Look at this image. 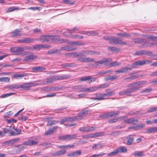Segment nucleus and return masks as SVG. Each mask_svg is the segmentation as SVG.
Returning <instances> with one entry per match:
<instances>
[{"label": "nucleus", "instance_id": "72a5a7b5", "mask_svg": "<svg viewBox=\"0 0 157 157\" xmlns=\"http://www.w3.org/2000/svg\"><path fill=\"white\" fill-rule=\"evenodd\" d=\"M83 56H85V55H93V51L91 50H85L82 51Z\"/></svg>", "mask_w": 157, "mask_h": 157}, {"label": "nucleus", "instance_id": "864d4df0", "mask_svg": "<svg viewBox=\"0 0 157 157\" xmlns=\"http://www.w3.org/2000/svg\"><path fill=\"white\" fill-rule=\"evenodd\" d=\"M101 148V146L100 144H94V145L92 147L93 149L96 150L98 149H100Z\"/></svg>", "mask_w": 157, "mask_h": 157}, {"label": "nucleus", "instance_id": "0e129e2a", "mask_svg": "<svg viewBox=\"0 0 157 157\" xmlns=\"http://www.w3.org/2000/svg\"><path fill=\"white\" fill-rule=\"evenodd\" d=\"M74 157H76L81 154V151L79 150H78L74 152Z\"/></svg>", "mask_w": 157, "mask_h": 157}, {"label": "nucleus", "instance_id": "5fc2aeb1", "mask_svg": "<svg viewBox=\"0 0 157 157\" xmlns=\"http://www.w3.org/2000/svg\"><path fill=\"white\" fill-rule=\"evenodd\" d=\"M10 81V78L8 77H2L0 78V82H9Z\"/></svg>", "mask_w": 157, "mask_h": 157}, {"label": "nucleus", "instance_id": "37998d69", "mask_svg": "<svg viewBox=\"0 0 157 157\" xmlns=\"http://www.w3.org/2000/svg\"><path fill=\"white\" fill-rule=\"evenodd\" d=\"M96 128L93 126H88L86 127V132H91L95 130Z\"/></svg>", "mask_w": 157, "mask_h": 157}, {"label": "nucleus", "instance_id": "e2e57ef3", "mask_svg": "<svg viewBox=\"0 0 157 157\" xmlns=\"http://www.w3.org/2000/svg\"><path fill=\"white\" fill-rule=\"evenodd\" d=\"M121 64L120 62H113L111 63V65L113 67H114L115 66H117L120 65Z\"/></svg>", "mask_w": 157, "mask_h": 157}, {"label": "nucleus", "instance_id": "052dcab7", "mask_svg": "<svg viewBox=\"0 0 157 157\" xmlns=\"http://www.w3.org/2000/svg\"><path fill=\"white\" fill-rule=\"evenodd\" d=\"M152 90L151 88H146L143 90L142 92V93H150Z\"/></svg>", "mask_w": 157, "mask_h": 157}, {"label": "nucleus", "instance_id": "6e6552de", "mask_svg": "<svg viewBox=\"0 0 157 157\" xmlns=\"http://www.w3.org/2000/svg\"><path fill=\"white\" fill-rule=\"evenodd\" d=\"M77 137V136L75 134L67 135L59 137V140H70L72 139H75Z\"/></svg>", "mask_w": 157, "mask_h": 157}, {"label": "nucleus", "instance_id": "f704fd0d", "mask_svg": "<svg viewBox=\"0 0 157 157\" xmlns=\"http://www.w3.org/2000/svg\"><path fill=\"white\" fill-rule=\"evenodd\" d=\"M32 69L34 71H37L39 72H41L42 70H45V68L43 67H33Z\"/></svg>", "mask_w": 157, "mask_h": 157}, {"label": "nucleus", "instance_id": "338daca9", "mask_svg": "<svg viewBox=\"0 0 157 157\" xmlns=\"http://www.w3.org/2000/svg\"><path fill=\"white\" fill-rule=\"evenodd\" d=\"M19 88H20V85L13 84L10 86V88L11 89H18Z\"/></svg>", "mask_w": 157, "mask_h": 157}, {"label": "nucleus", "instance_id": "a18cd8bd", "mask_svg": "<svg viewBox=\"0 0 157 157\" xmlns=\"http://www.w3.org/2000/svg\"><path fill=\"white\" fill-rule=\"evenodd\" d=\"M43 45L42 44H36L33 46V48L36 50L38 51L42 47H43Z\"/></svg>", "mask_w": 157, "mask_h": 157}, {"label": "nucleus", "instance_id": "f03ea898", "mask_svg": "<svg viewBox=\"0 0 157 157\" xmlns=\"http://www.w3.org/2000/svg\"><path fill=\"white\" fill-rule=\"evenodd\" d=\"M52 39L57 40L56 41L58 43H65L68 41L67 40L59 38L58 36H55L52 35H45L41 36L38 38V40H40L41 42H44L49 41L50 40Z\"/></svg>", "mask_w": 157, "mask_h": 157}, {"label": "nucleus", "instance_id": "0eeeda50", "mask_svg": "<svg viewBox=\"0 0 157 157\" xmlns=\"http://www.w3.org/2000/svg\"><path fill=\"white\" fill-rule=\"evenodd\" d=\"M22 30L21 29H15L10 33L11 36L13 37H15L24 36V34L21 33Z\"/></svg>", "mask_w": 157, "mask_h": 157}, {"label": "nucleus", "instance_id": "ddd939ff", "mask_svg": "<svg viewBox=\"0 0 157 157\" xmlns=\"http://www.w3.org/2000/svg\"><path fill=\"white\" fill-rule=\"evenodd\" d=\"M157 132V127H151L146 129V131L144 132L149 134L154 133Z\"/></svg>", "mask_w": 157, "mask_h": 157}, {"label": "nucleus", "instance_id": "4c0bfd02", "mask_svg": "<svg viewBox=\"0 0 157 157\" xmlns=\"http://www.w3.org/2000/svg\"><path fill=\"white\" fill-rule=\"evenodd\" d=\"M117 35L119 36H124L126 38H128L131 36L130 34H128L126 33H117Z\"/></svg>", "mask_w": 157, "mask_h": 157}, {"label": "nucleus", "instance_id": "4d7b16f0", "mask_svg": "<svg viewBox=\"0 0 157 157\" xmlns=\"http://www.w3.org/2000/svg\"><path fill=\"white\" fill-rule=\"evenodd\" d=\"M105 133L103 132H98L94 134V137H98L102 136L104 135Z\"/></svg>", "mask_w": 157, "mask_h": 157}, {"label": "nucleus", "instance_id": "b1692460", "mask_svg": "<svg viewBox=\"0 0 157 157\" xmlns=\"http://www.w3.org/2000/svg\"><path fill=\"white\" fill-rule=\"evenodd\" d=\"M122 140H127V141L126 142V144L128 145H131L132 144L133 142L134 141V138L133 137L129 136L126 137L122 138Z\"/></svg>", "mask_w": 157, "mask_h": 157}, {"label": "nucleus", "instance_id": "5701e85b", "mask_svg": "<svg viewBox=\"0 0 157 157\" xmlns=\"http://www.w3.org/2000/svg\"><path fill=\"white\" fill-rule=\"evenodd\" d=\"M82 51L79 52L69 53L66 54V55L72 56L74 57H77L79 56H83Z\"/></svg>", "mask_w": 157, "mask_h": 157}, {"label": "nucleus", "instance_id": "9b49d317", "mask_svg": "<svg viewBox=\"0 0 157 157\" xmlns=\"http://www.w3.org/2000/svg\"><path fill=\"white\" fill-rule=\"evenodd\" d=\"M104 94L97 93L95 94L96 98H91L92 100H102L106 99Z\"/></svg>", "mask_w": 157, "mask_h": 157}, {"label": "nucleus", "instance_id": "49530a36", "mask_svg": "<svg viewBox=\"0 0 157 157\" xmlns=\"http://www.w3.org/2000/svg\"><path fill=\"white\" fill-rule=\"evenodd\" d=\"M59 52H60L59 49L58 50L57 49H54L48 51V53L49 54H52Z\"/></svg>", "mask_w": 157, "mask_h": 157}, {"label": "nucleus", "instance_id": "603ef678", "mask_svg": "<svg viewBox=\"0 0 157 157\" xmlns=\"http://www.w3.org/2000/svg\"><path fill=\"white\" fill-rule=\"evenodd\" d=\"M83 115L81 114L80 113L79 114L76 116H74L75 120V121H77L79 120H81L83 118Z\"/></svg>", "mask_w": 157, "mask_h": 157}, {"label": "nucleus", "instance_id": "6ab92c4d", "mask_svg": "<svg viewBox=\"0 0 157 157\" xmlns=\"http://www.w3.org/2000/svg\"><path fill=\"white\" fill-rule=\"evenodd\" d=\"M78 60L82 62L89 63L94 61L93 59L90 58H85L81 57L77 59Z\"/></svg>", "mask_w": 157, "mask_h": 157}, {"label": "nucleus", "instance_id": "a878e982", "mask_svg": "<svg viewBox=\"0 0 157 157\" xmlns=\"http://www.w3.org/2000/svg\"><path fill=\"white\" fill-rule=\"evenodd\" d=\"M109 61V59L107 58H104L102 59L99 60L98 61H95L94 60V61L92 62H94L95 63H98L100 64H103L104 63H105L107 62H108Z\"/></svg>", "mask_w": 157, "mask_h": 157}, {"label": "nucleus", "instance_id": "4be33fe9", "mask_svg": "<svg viewBox=\"0 0 157 157\" xmlns=\"http://www.w3.org/2000/svg\"><path fill=\"white\" fill-rule=\"evenodd\" d=\"M124 122L128 124H136L137 122V120L134 118H132L128 119L125 120Z\"/></svg>", "mask_w": 157, "mask_h": 157}, {"label": "nucleus", "instance_id": "7ed1b4c3", "mask_svg": "<svg viewBox=\"0 0 157 157\" xmlns=\"http://www.w3.org/2000/svg\"><path fill=\"white\" fill-rule=\"evenodd\" d=\"M70 77L69 75H64L60 76H54L47 78V81L44 82V85H46L48 84H50L52 83L54 81L58 80H61L67 79Z\"/></svg>", "mask_w": 157, "mask_h": 157}, {"label": "nucleus", "instance_id": "680f3d73", "mask_svg": "<svg viewBox=\"0 0 157 157\" xmlns=\"http://www.w3.org/2000/svg\"><path fill=\"white\" fill-rule=\"evenodd\" d=\"M18 8L17 7H11L9 8L7 11L8 12H10L11 11H12L14 10H18Z\"/></svg>", "mask_w": 157, "mask_h": 157}, {"label": "nucleus", "instance_id": "2f4dec72", "mask_svg": "<svg viewBox=\"0 0 157 157\" xmlns=\"http://www.w3.org/2000/svg\"><path fill=\"white\" fill-rule=\"evenodd\" d=\"M69 44L71 45H77V46H82L84 45L85 44V43L83 42H78V41H73L70 42Z\"/></svg>", "mask_w": 157, "mask_h": 157}, {"label": "nucleus", "instance_id": "f8f14e48", "mask_svg": "<svg viewBox=\"0 0 157 157\" xmlns=\"http://www.w3.org/2000/svg\"><path fill=\"white\" fill-rule=\"evenodd\" d=\"M96 78H92L91 76L85 77L81 79L82 81H87V82L89 83L94 82L96 80Z\"/></svg>", "mask_w": 157, "mask_h": 157}, {"label": "nucleus", "instance_id": "58836bf2", "mask_svg": "<svg viewBox=\"0 0 157 157\" xmlns=\"http://www.w3.org/2000/svg\"><path fill=\"white\" fill-rule=\"evenodd\" d=\"M87 35L89 36L97 35L98 34V32L95 31H87Z\"/></svg>", "mask_w": 157, "mask_h": 157}, {"label": "nucleus", "instance_id": "c85d7f7f", "mask_svg": "<svg viewBox=\"0 0 157 157\" xmlns=\"http://www.w3.org/2000/svg\"><path fill=\"white\" fill-rule=\"evenodd\" d=\"M118 77L116 75H109L104 78V80L105 81L108 80H112L117 79Z\"/></svg>", "mask_w": 157, "mask_h": 157}, {"label": "nucleus", "instance_id": "f257e3e1", "mask_svg": "<svg viewBox=\"0 0 157 157\" xmlns=\"http://www.w3.org/2000/svg\"><path fill=\"white\" fill-rule=\"evenodd\" d=\"M147 82L146 81L142 80L130 83L127 86L128 89L120 92L119 94L120 96L125 95L127 96H131L132 93L139 90Z\"/></svg>", "mask_w": 157, "mask_h": 157}, {"label": "nucleus", "instance_id": "cd10ccee", "mask_svg": "<svg viewBox=\"0 0 157 157\" xmlns=\"http://www.w3.org/2000/svg\"><path fill=\"white\" fill-rule=\"evenodd\" d=\"M75 49L73 48L72 47L67 46L62 47L59 49L60 52L61 51H71L75 50Z\"/></svg>", "mask_w": 157, "mask_h": 157}, {"label": "nucleus", "instance_id": "4468645a", "mask_svg": "<svg viewBox=\"0 0 157 157\" xmlns=\"http://www.w3.org/2000/svg\"><path fill=\"white\" fill-rule=\"evenodd\" d=\"M132 70V68L129 67H123L121 69L115 71L116 73L120 74L122 73H125L127 72L131 71Z\"/></svg>", "mask_w": 157, "mask_h": 157}, {"label": "nucleus", "instance_id": "423d86ee", "mask_svg": "<svg viewBox=\"0 0 157 157\" xmlns=\"http://www.w3.org/2000/svg\"><path fill=\"white\" fill-rule=\"evenodd\" d=\"M120 111H117L111 112H109L102 114L100 116V117L101 118H105L113 117L114 115L118 114Z\"/></svg>", "mask_w": 157, "mask_h": 157}, {"label": "nucleus", "instance_id": "e433bc0d", "mask_svg": "<svg viewBox=\"0 0 157 157\" xmlns=\"http://www.w3.org/2000/svg\"><path fill=\"white\" fill-rule=\"evenodd\" d=\"M20 140V139L19 138H16L9 140L10 145L14 143H17Z\"/></svg>", "mask_w": 157, "mask_h": 157}, {"label": "nucleus", "instance_id": "ea45409f", "mask_svg": "<svg viewBox=\"0 0 157 157\" xmlns=\"http://www.w3.org/2000/svg\"><path fill=\"white\" fill-rule=\"evenodd\" d=\"M109 49L111 51L114 52H118L120 51V49L115 47H109Z\"/></svg>", "mask_w": 157, "mask_h": 157}, {"label": "nucleus", "instance_id": "8fccbe9b", "mask_svg": "<svg viewBox=\"0 0 157 157\" xmlns=\"http://www.w3.org/2000/svg\"><path fill=\"white\" fill-rule=\"evenodd\" d=\"M89 111V109H85L82 110L80 112L81 114H82L83 116H85L87 114Z\"/></svg>", "mask_w": 157, "mask_h": 157}, {"label": "nucleus", "instance_id": "1a4fd4ad", "mask_svg": "<svg viewBox=\"0 0 157 157\" xmlns=\"http://www.w3.org/2000/svg\"><path fill=\"white\" fill-rule=\"evenodd\" d=\"M25 50L24 48L22 47H15L11 48L10 51L12 52L17 53V54H20V53Z\"/></svg>", "mask_w": 157, "mask_h": 157}, {"label": "nucleus", "instance_id": "393cba45", "mask_svg": "<svg viewBox=\"0 0 157 157\" xmlns=\"http://www.w3.org/2000/svg\"><path fill=\"white\" fill-rule=\"evenodd\" d=\"M105 91L107 92V93L104 94L105 97H109L112 95L115 94L114 91L110 89H107L105 90Z\"/></svg>", "mask_w": 157, "mask_h": 157}, {"label": "nucleus", "instance_id": "473e14b6", "mask_svg": "<svg viewBox=\"0 0 157 157\" xmlns=\"http://www.w3.org/2000/svg\"><path fill=\"white\" fill-rule=\"evenodd\" d=\"M66 153V151L65 150H60L59 151L56 152L54 153V155L58 156L65 154Z\"/></svg>", "mask_w": 157, "mask_h": 157}, {"label": "nucleus", "instance_id": "bf43d9fd", "mask_svg": "<svg viewBox=\"0 0 157 157\" xmlns=\"http://www.w3.org/2000/svg\"><path fill=\"white\" fill-rule=\"evenodd\" d=\"M145 126V124H140L139 125H138L135 127V129L137 130L140 129V128H142L144 127Z\"/></svg>", "mask_w": 157, "mask_h": 157}, {"label": "nucleus", "instance_id": "c03bdc74", "mask_svg": "<svg viewBox=\"0 0 157 157\" xmlns=\"http://www.w3.org/2000/svg\"><path fill=\"white\" fill-rule=\"evenodd\" d=\"M24 43H30L34 41L33 39L29 38H24Z\"/></svg>", "mask_w": 157, "mask_h": 157}, {"label": "nucleus", "instance_id": "dca6fc26", "mask_svg": "<svg viewBox=\"0 0 157 157\" xmlns=\"http://www.w3.org/2000/svg\"><path fill=\"white\" fill-rule=\"evenodd\" d=\"M114 41V44H118L119 45H124L127 44L126 42L122 41L117 37H113V39Z\"/></svg>", "mask_w": 157, "mask_h": 157}, {"label": "nucleus", "instance_id": "c9c22d12", "mask_svg": "<svg viewBox=\"0 0 157 157\" xmlns=\"http://www.w3.org/2000/svg\"><path fill=\"white\" fill-rule=\"evenodd\" d=\"M109 86V84L106 83H104L102 84H101L96 87V88H97V90L98 89H103L107 88Z\"/></svg>", "mask_w": 157, "mask_h": 157}, {"label": "nucleus", "instance_id": "7c9ffc66", "mask_svg": "<svg viewBox=\"0 0 157 157\" xmlns=\"http://www.w3.org/2000/svg\"><path fill=\"white\" fill-rule=\"evenodd\" d=\"M133 155L135 157H142L144 156L145 155L141 151H136L133 154Z\"/></svg>", "mask_w": 157, "mask_h": 157}, {"label": "nucleus", "instance_id": "69168bd1", "mask_svg": "<svg viewBox=\"0 0 157 157\" xmlns=\"http://www.w3.org/2000/svg\"><path fill=\"white\" fill-rule=\"evenodd\" d=\"M76 121L74 116L71 117H68V121L71 122Z\"/></svg>", "mask_w": 157, "mask_h": 157}, {"label": "nucleus", "instance_id": "a19ab883", "mask_svg": "<svg viewBox=\"0 0 157 157\" xmlns=\"http://www.w3.org/2000/svg\"><path fill=\"white\" fill-rule=\"evenodd\" d=\"M59 122V121H48L47 125L48 126H51Z\"/></svg>", "mask_w": 157, "mask_h": 157}, {"label": "nucleus", "instance_id": "9d476101", "mask_svg": "<svg viewBox=\"0 0 157 157\" xmlns=\"http://www.w3.org/2000/svg\"><path fill=\"white\" fill-rule=\"evenodd\" d=\"M30 53L31 54L26 56L23 59L24 61L29 62L30 61L35 59L37 58V56L33 55L32 53L30 52Z\"/></svg>", "mask_w": 157, "mask_h": 157}, {"label": "nucleus", "instance_id": "bb28decb", "mask_svg": "<svg viewBox=\"0 0 157 157\" xmlns=\"http://www.w3.org/2000/svg\"><path fill=\"white\" fill-rule=\"evenodd\" d=\"M37 139L36 137H32L29 138L28 140H30V146L35 145L38 144L37 141H34V140H36Z\"/></svg>", "mask_w": 157, "mask_h": 157}, {"label": "nucleus", "instance_id": "a211bd4d", "mask_svg": "<svg viewBox=\"0 0 157 157\" xmlns=\"http://www.w3.org/2000/svg\"><path fill=\"white\" fill-rule=\"evenodd\" d=\"M142 60H139L134 62L131 64L132 68H136L138 67L143 66Z\"/></svg>", "mask_w": 157, "mask_h": 157}, {"label": "nucleus", "instance_id": "3c124183", "mask_svg": "<svg viewBox=\"0 0 157 157\" xmlns=\"http://www.w3.org/2000/svg\"><path fill=\"white\" fill-rule=\"evenodd\" d=\"M72 89L73 90H79V91L80 90L83 89V87L82 85H78L73 86Z\"/></svg>", "mask_w": 157, "mask_h": 157}, {"label": "nucleus", "instance_id": "2eb2a0df", "mask_svg": "<svg viewBox=\"0 0 157 157\" xmlns=\"http://www.w3.org/2000/svg\"><path fill=\"white\" fill-rule=\"evenodd\" d=\"M97 91V88L96 86L91 87L88 88H83L81 90H80L78 92H93Z\"/></svg>", "mask_w": 157, "mask_h": 157}, {"label": "nucleus", "instance_id": "f3484780", "mask_svg": "<svg viewBox=\"0 0 157 157\" xmlns=\"http://www.w3.org/2000/svg\"><path fill=\"white\" fill-rule=\"evenodd\" d=\"M114 41V44H118L119 45H124L127 44L126 42L122 41L117 37H113V39Z\"/></svg>", "mask_w": 157, "mask_h": 157}, {"label": "nucleus", "instance_id": "c756f323", "mask_svg": "<svg viewBox=\"0 0 157 157\" xmlns=\"http://www.w3.org/2000/svg\"><path fill=\"white\" fill-rule=\"evenodd\" d=\"M117 151L119 153H125L127 151V149L125 147L122 146H120L117 148Z\"/></svg>", "mask_w": 157, "mask_h": 157}, {"label": "nucleus", "instance_id": "412c9836", "mask_svg": "<svg viewBox=\"0 0 157 157\" xmlns=\"http://www.w3.org/2000/svg\"><path fill=\"white\" fill-rule=\"evenodd\" d=\"M151 53L150 52L147 51H139L136 52L134 54L135 55H149Z\"/></svg>", "mask_w": 157, "mask_h": 157}, {"label": "nucleus", "instance_id": "79ce46f5", "mask_svg": "<svg viewBox=\"0 0 157 157\" xmlns=\"http://www.w3.org/2000/svg\"><path fill=\"white\" fill-rule=\"evenodd\" d=\"M118 153L117 151V149H116L115 150L111 152L110 153L108 154L107 155L108 156H112L115 155Z\"/></svg>", "mask_w": 157, "mask_h": 157}, {"label": "nucleus", "instance_id": "774afa93", "mask_svg": "<svg viewBox=\"0 0 157 157\" xmlns=\"http://www.w3.org/2000/svg\"><path fill=\"white\" fill-rule=\"evenodd\" d=\"M118 121V118H113L109 120L108 122L109 123H113L117 122Z\"/></svg>", "mask_w": 157, "mask_h": 157}, {"label": "nucleus", "instance_id": "20e7f679", "mask_svg": "<svg viewBox=\"0 0 157 157\" xmlns=\"http://www.w3.org/2000/svg\"><path fill=\"white\" fill-rule=\"evenodd\" d=\"M132 40L135 43L140 44V45L139 46L140 48H144L149 46V42L145 39L140 38H133L132 39Z\"/></svg>", "mask_w": 157, "mask_h": 157}, {"label": "nucleus", "instance_id": "6e6d98bb", "mask_svg": "<svg viewBox=\"0 0 157 157\" xmlns=\"http://www.w3.org/2000/svg\"><path fill=\"white\" fill-rule=\"evenodd\" d=\"M74 147V145H62V146H59L58 145L57 146L58 148H68V147Z\"/></svg>", "mask_w": 157, "mask_h": 157}, {"label": "nucleus", "instance_id": "de8ad7c7", "mask_svg": "<svg viewBox=\"0 0 157 157\" xmlns=\"http://www.w3.org/2000/svg\"><path fill=\"white\" fill-rule=\"evenodd\" d=\"M25 76H26V75L24 74L15 75H14L13 77L16 79H19Z\"/></svg>", "mask_w": 157, "mask_h": 157}, {"label": "nucleus", "instance_id": "aec40b11", "mask_svg": "<svg viewBox=\"0 0 157 157\" xmlns=\"http://www.w3.org/2000/svg\"><path fill=\"white\" fill-rule=\"evenodd\" d=\"M59 127L57 126H56L52 128H50L48 130L46 131L45 134L48 135L53 134L54 132H56Z\"/></svg>", "mask_w": 157, "mask_h": 157}, {"label": "nucleus", "instance_id": "13d9d810", "mask_svg": "<svg viewBox=\"0 0 157 157\" xmlns=\"http://www.w3.org/2000/svg\"><path fill=\"white\" fill-rule=\"evenodd\" d=\"M14 94H15V93H11L8 94H4L1 95V97L2 98H5Z\"/></svg>", "mask_w": 157, "mask_h": 157}, {"label": "nucleus", "instance_id": "39448f33", "mask_svg": "<svg viewBox=\"0 0 157 157\" xmlns=\"http://www.w3.org/2000/svg\"><path fill=\"white\" fill-rule=\"evenodd\" d=\"M38 83H35L34 82H30L20 85V88H22L23 90H29L30 87L36 86H38Z\"/></svg>", "mask_w": 157, "mask_h": 157}, {"label": "nucleus", "instance_id": "09e8293b", "mask_svg": "<svg viewBox=\"0 0 157 157\" xmlns=\"http://www.w3.org/2000/svg\"><path fill=\"white\" fill-rule=\"evenodd\" d=\"M61 66L63 67V68H65L67 67H73V65L71 63H63L61 64Z\"/></svg>", "mask_w": 157, "mask_h": 157}]
</instances>
